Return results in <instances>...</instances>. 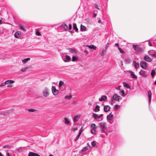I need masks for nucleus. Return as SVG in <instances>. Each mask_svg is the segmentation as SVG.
<instances>
[{
    "mask_svg": "<svg viewBox=\"0 0 156 156\" xmlns=\"http://www.w3.org/2000/svg\"><path fill=\"white\" fill-rule=\"evenodd\" d=\"M118 49L119 51L121 53H123L124 52L119 47H118Z\"/></svg>",
    "mask_w": 156,
    "mask_h": 156,
    "instance_id": "43",
    "label": "nucleus"
},
{
    "mask_svg": "<svg viewBox=\"0 0 156 156\" xmlns=\"http://www.w3.org/2000/svg\"><path fill=\"white\" fill-rule=\"evenodd\" d=\"M120 93L122 96H124V91L123 90H122L120 91Z\"/></svg>",
    "mask_w": 156,
    "mask_h": 156,
    "instance_id": "37",
    "label": "nucleus"
},
{
    "mask_svg": "<svg viewBox=\"0 0 156 156\" xmlns=\"http://www.w3.org/2000/svg\"><path fill=\"white\" fill-rule=\"evenodd\" d=\"M120 97L117 94H114L113 98V99L116 101H119Z\"/></svg>",
    "mask_w": 156,
    "mask_h": 156,
    "instance_id": "5",
    "label": "nucleus"
},
{
    "mask_svg": "<svg viewBox=\"0 0 156 156\" xmlns=\"http://www.w3.org/2000/svg\"><path fill=\"white\" fill-rule=\"evenodd\" d=\"M2 19H3L2 18H1V20H0V24H2Z\"/></svg>",
    "mask_w": 156,
    "mask_h": 156,
    "instance_id": "61",
    "label": "nucleus"
},
{
    "mask_svg": "<svg viewBox=\"0 0 156 156\" xmlns=\"http://www.w3.org/2000/svg\"><path fill=\"white\" fill-rule=\"evenodd\" d=\"M30 58H27L23 60H22V61L23 62V63H25L26 62H27L28 61L30 60Z\"/></svg>",
    "mask_w": 156,
    "mask_h": 156,
    "instance_id": "27",
    "label": "nucleus"
},
{
    "mask_svg": "<svg viewBox=\"0 0 156 156\" xmlns=\"http://www.w3.org/2000/svg\"><path fill=\"white\" fill-rule=\"evenodd\" d=\"M34 156H41L36 153H34Z\"/></svg>",
    "mask_w": 156,
    "mask_h": 156,
    "instance_id": "54",
    "label": "nucleus"
},
{
    "mask_svg": "<svg viewBox=\"0 0 156 156\" xmlns=\"http://www.w3.org/2000/svg\"><path fill=\"white\" fill-rule=\"evenodd\" d=\"M91 126L94 129H96L97 128L96 125L94 123H92L91 125Z\"/></svg>",
    "mask_w": 156,
    "mask_h": 156,
    "instance_id": "32",
    "label": "nucleus"
},
{
    "mask_svg": "<svg viewBox=\"0 0 156 156\" xmlns=\"http://www.w3.org/2000/svg\"><path fill=\"white\" fill-rule=\"evenodd\" d=\"M98 22L99 23H101V21L100 20H98Z\"/></svg>",
    "mask_w": 156,
    "mask_h": 156,
    "instance_id": "63",
    "label": "nucleus"
},
{
    "mask_svg": "<svg viewBox=\"0 0 156 156\" xmlns=\"http://www.w3.org/2000/svg\"><path fill=\"white\" fill-rule=\"evenodd\" d=\"M19 27L20 28V29L21 30H23L24 31H25L26 30L24 28V27L23 25H20L19 26Z\"/></svg>",
    "mask_w": 156,
    "mask_h": 156,
    "instance_id": "29",
    "label": "nucleus"
},
{
    "mask_svg": "<svg viewBox=\"0 0 156 156\" xmlns=\"http://www.w3.org/2000/svg\"><path fill=\"white\" fill-rule=\"evenodd\" d=\"M73 28L74 30H75L76 31H78V30L76 24V23H74L73 24Z\"/></svg>",
    "mask_w": 156,
    "mask_h": 156,
    "instance_id": "31",
    "label": "nucleus"
},
{
    "mask_svg": "<svg viewBox=\"0 0 156 156\" xmlns=\"http://www.w3.org/2000/svg\"><path fill=\"white\" fill-rule=\"evenodd\" d=\"M140 73V75L144 76H147V73L143 70H141Z\"/></svg>",
    "mask_w": 156,
    "mask_h": 156,
    "instance_id": "14",
    "label": "nucleus"
},
{
    "mask_svg": "<svg viewBox=\"0 0 156 156\" xmlns=\"http://www.w3.org/2000/svg\"><path fill=\"white\" fill-rule=\"evenodd\" d=\"M123 86L124 87L127 88V89H130V87L129 85L127 83L125 82H123Z\"/></svg>",
    "mask_w": 156,
    "mask_h": 156,
    "instance_id": "18",
    "label": "nucleus"
},
{
    "mask_svg": "<svg viewBox=\"0 0 156 156\" xmlns=\"http://www.w3.org/2000/svg\"><path fill=\"white\" fill-rule=\"evenodd\" d=\"M9 147V146L8 145H4V146H3V147L4 148H7L8 147Z\"/></svg>",
    "mask_w": 156,
    "mask_h": 156,
    "instance_id": "56",
    "label": "nucleus"
},
{
    "mask_svg": "<svg viewBox=\"0 0 156 156\" xmlns=\"http://www.w3.org/2000/svg\"><path fill=\"white\" fill-rule=\"evenodd\" d=\"M27 110L29 112H34L37 111V109H29Z\"/></svg>",
    "mask_w": 156,
    "mask_h": 156,
    "instance_id": "25",
    "label": "nucleus"
},
{
    "mask_svg": "<svg viewBox=\"0 0 156 156\" xmlns=\"http://www.w3.org/2000/svg\"><path fill=\"white\" fill-rule=\"evenodd\" d=\"M72 96L71 95H69L66 96L65 98L66 99H68L69 100L72 98Z\"/></svg>",
    "mask_w": 156,
    "mask_h": 156,
    "instance_id": "35",
    "label": "nucleus"
},
{
    "mask_svg": "<svg viewBox=\"0 0 156 156\" xmlns=\"http://www.w3.org/2000/svg\"><path fill=\"white\" fill-rule=\"evenodd\" d=\"M81 134H78V135L76 137V138L75 139V140H77L80 137V136Z\"/></svg>",
    "mask_w": 156,
    "mask_h": 156,
    "instance_id": "49",
    "label": "nucleus"
},
{
    "mask_svg": "<svg viewBox=\"0 0 156 156\" xmlns=\"http://www.w3.org/2000/svg\"><path fill=\"white\" fill-rule=\"evenodd\" d=\"M95 129H93L91 130V133L93 134H95L96 133V131Z\"/></svg>",
    "mask_w": 156,
    "mask_h": 156,
    "instance_id": "38",
    "label": "nucleus"
},
{
    "mask_svg": "<svg viewBox=\"0 0 156 156\" xmlns=\"http://www.w3.org/2000/svg\"><path fill=\"white\" fill-rule=\"evenodd\" d=\"M94 5H95V7L97 8V9H99V8H98V5L96 4H94Z\"/></svg>",
    "mask_w": 156,
    "mask_h": 156,
    "instance_id": "53",
    "label": "nucleus"
},
{
    "mask_svg": "<svg viewBox=\"0 0 156 156\" xmlns=\"http://www.w3.org/2000/svg\"><path fill=\"white\" fill-rule=\"evenodd\" d=\"M121 87V86H119L118 87H117V88H116V89H117V90H120V87Z\"/></svg>",
    "mask_w": 156,
    "mask_h": 156,
    "instance_id": "58",
    "label": "nucleus"
},
{
    "mask_svg": "<svg viewBox=\"0 0 156 156\" xmlns=\"http://www.w3.org/2000/svg\"><path fill=\"white\" fill-rule=\"evenodd\" d=\"M64 84V83L63 81H60L59 83V87H61Z\"/></svg>",
    "mask_w": 156,
    "mask_h": 156,
    "instance_id": "34",
    "label": "nucleus"
},
{
    "mask_svg": "<svg viewBox=\"0 0 156 156\" xmlns=\"http://www.w3.org/2000/svg\"><path fill=\"white\" fill-rule=\"evenodd\" d=\"M36 35L37 36H40L41 35V34L38 31H37L36 32Z\"/></svg>",
    "mask_w": 156,
    "mask_h": 156,
    "instance_id": "45",
    "label": "nucleus"
},
{
    "mask_svg": "<svg viewBox=\"0 0 156 156\" xmlns=\"http://www.w3.org/2000/svg\"><path fill=\"white\" fill-rule=\"evenodd\" d=\"M96 15H97V14L94 13V17H96Z\"/></svg>",
    "mask_w": 156,
    "mask_h": 156,
    "instance_id": "64",
    "label": "nucleus"
},
{
    "mask_svg": "<svg viewBox=\"0 0 156 156\" xmlns=\"http://www.w3.org/2000/svg\"><path fill=\"white\" fill-rule=\"evenodd\" d=\"M64 120L65 121V123L66 124H69V120L68 119L65 117L64 118Z\"/></svg>",
    "mask_w": 156,
    "mask_h": 156,
    "instance_id": "28",
    "label": "nucleus"
},
{
    "mask_svg": "<svg viewBox=\"0 0 156 156\" xmlns=\"http://www.w3.org/2000/svg\"><path fill=\"white\" fill-rule=\"evenodd\" d=\"M77 129L76 128H73L72 129V131H76V130H77Z\"/></svg>",
    "mask_w": 156,
    "mask_h": 156,
    "instance_id": "52",
    "label": "nucleus"
},
{
    "mask_svg": "<svg viewBox=\"0 0 156 156\" xmlns=\"http://www.w3.org/2000/svg\"><path fill=\"white\" fill-rule=\"evenodd\" d=\"M81 117L80 115H77L75 116L73 120L75 122L78 121Z\"/></svg>",
    "mask_w": 156,
    "mask_h": 156,
    "instance_id": "11",
    "label": "nucleus"
},
{
    "mask_svg": "<svg viewBox=\"0 0 156 156\" xmlns=\"http://www.w3.org/2000/svg\"><path fill=\"white\" fill-rule=\"evenodd\" d=\"M148 44L150 46H152V45L151 44V43H150V42H148Z\"/></svg>",
    "mask_w": 156,
    "mask_h": 156,
    "instance_id": "60",
    "label": "nucleus"
},
{
    "mask_svg": "<svg viewBox=\"0 0 156 156\" xmlns=\"http://www.w3.org/2000/svg\"><path fill=\"white\" fill-rule=\"evenodd\" d=\"M48 89L47 87H44L42 90V95L44 98L48 97L49 95Z\"/></svg>",
    "mask_w": 156,
    "mask_h": 156,
    "instance_id": "1",
    "label": "nucleus"
},
{
    "mask_svg": "<svg viewBox=\"0 0 156 156\" xmlns=\"http://www.w3.org/2000/svg\"><path fill=\"white\" fill-rule=\"evenodd\" d=\"M129 73L131 74V75L132 76L131 77L132 78H133L135 79H137V76L134 74V73L133 71H130Z\"/></svg>",
    "mask_w": 156,
    "mask_h": 156,
    "instance_id": "16",
    "label": "nucleus"
},
{
    "mask_svg": "<svg viewBox=\"0 0 156 156\" xmlns=\"http://www.w3.org/2000/svg\"><path fill=\"white\" fill-rule=\"evenodd\" d=\"M72 26L71 24H69V29L70 30L72 29Z\"/></svg>",
    "mask_w": 156,
    "mask_h": 156,
    "instance_id": "55",
    "label": "nucleus"
},
{
    "mask_svg": "<svg viewBox=\"0 0 156 156\" xmlns=\"http://www.w3.org/2000/svg\"><path fill=\"white\" fill-rule=\"evenodd\" d=\"M5 82L2 83L0 85V87H4L5 86Z\"/></svg>",
    "mask_w": 156,
    "mask_h": 156,
    "instance_id": "50",
    "label": "nucleus"
},
{
    "mask_svg": "<svg viewBox=\"0 0 156 156\" xmlns=\"http://www.w3.org/2000/svg\"><path fill=\"white\" fill-rule=\"evenodd\" d=\"M71 58L69 55H66L65 56V58L64 60V61L65 62H69Z\"/></svg>",
    "mask_w": 156,
    "mask_h": 156,
    "instance_id": "13",
    "label": "nucleus"
},
{
    "mask_svg": "<svg viewBox=\"0 0 156 156\" xmlns=\"http://www.w3.org/2000/svg\"><path fill=\"white\" fill-rule=\"evenodd\" d=\"M120 107V106L117 105H116L115 106V109H118L119 107Z\"/></svg>",
    "mask_w": 156,
    "mask_h": 156,
    "instance_id": "47",
    "label": "nucleus"
},
{
    "mask_svg": "<svg viewBox=\"0 0 156 156\" xmlns=\"http://www.w3.org/2000/svg\"><path fill=\"white\" fill-rule=\"evenodd\" d=\"M62 27L64 29L65 31H66L68 29V27L65 23L63 24L62 25Z\"/></svg>",
    "mask_w": 156,
    "mask_h": 156,
    "instance_id": "20",
    "label": "nucleus"
},
{
    "mask_svg": "<svg viewBox=\"0 0 156 156\" xmlns=\"http://www.w3.org/2000/svg\"><path fill=\"white\" fill-rule=\"evenodd\" d=\"M155 73V70H153L152 71L151 73V76H152V77H153V76H154V75Z\"/></svg>",
    "mask_w": 156,
    "mask_h": 156,
    "instance_id": "36",
    "label": "nucleus"
},
{
    "mask_svg": "<svg viewBox=\"0 0 156 156\" xmlns=\"http://www.w3.org/2000/svg\"><path fill=\"white\" fill-rule=\"evenodd\" d=\"M83 131V128H81L80 129L79 132V134H81V133H82Z\"/></svg>",
    "mask_w": 156,
    "mask_h": 156,
    "instance_id": "48",
    "label": "nucleus"
},
{
    "mask_svg": "<svg viewBox=\"0 0 156 156\" xmlns=\"http://www.w3.org/2000/svg\"><path fill=\"white\" fill-rule=\"evenodd\" d=\"M28 156H34V153L30 152L29 153Z\"/></svg>",
    "mask_w": 156,
    "mask_h": 156,
    "instance_id": "40",
    "label": "nucleus"
},
{
    "mask_svg": "<svg viewBox=\"0 0 156 156\" xmlns=\"http://www.w3.org/2000/svg\"><path fill=\"white\" fill-rule=\"evenodd\" d=\"M110 107L108 105H105L104 107V111L105 112H107L110 109Z\"/></svg>",
    "mask_w": 156,
    "mask_h": 156,
    "instance_id": "8",
    "label": "nucleus"
},
{
    "mask_svg": "<svg viewBox=\"0 0 156 156\" xmlns=\"http://www.w3.org/2000/svg\"><path fill=\"white\" fill-rule=\"evenodd\" d=\"M96 119L97 118H100L98 117L99 116H98V115L96 114L95 113H93L92 115Z\"/></svg>",
    "mask_w": 156,
    "mask_h": 156,
    "instance_id": "33",
    "label": "nucleus"
},
{
    "mask_svg": "<svg viewBox=\"0 0 156 156\" xmlns=\"http://www.w3.org/2000/svg\"><path fill=\"white\" fill-rule=\"evenodd\" d=\"M115 45L116 46H117L118 47H118H119V44L118 43H115Z\"/></svg>",
    "mask_w": 156,
    "mask_h": 156,
    "instance_id": "59",
    "label": "nucleus"
},
{
    "mask_svg": "<svg viewBox=\"0 0 156 156\" xmlns=\"http://www.w3.org/2000/svg\"><path fill=\"white\" fill-rule=\"evenodd\" d=\"M72 60L73 62L76 61L78 60V57H77L73 56Z\"/></svg>",
    "mask_w": 156,
    "mask_h": 156,
    "instance_id": "30",
    "label": "nucleus"
},
{
    "mask_svg": "<svg viewBox=\"0 0 156 156\" xmlns=\"http://www.w3.org/2000/svg\"><path fill=\"white\" fill-rule=\"evenodd\" d=\"M6 156H10L9 153H6Z\"/></svg>",
    "mask_w": 156,
    "mask_h": 156,
    "instance_id": "62",
    "label": "nucleus"
},
{
    "mask_svg": "<svg viewBox=\"0 0 156 156\" xmlns=\"http://www.w3.org/2000/svg\"><path fill=\"white\" fill-rule=\"evenodd\" d=\"M87 47L89 48L90 49H93L94 50H96V47L93 45H87Z\"/></svg>",
    "mask_w": 156,
    "mask_h": 156,
    "instance_id": "23",
    "label": "nucleus"
},
{
    "mask_svg": "<svg viewBox=\"0 0 156 156\" xmlns=\"http://www.w3.org/2000/svg\"><path fill=\"white\" fill-rule=\"evenodd\" d=\"M100 106L98 105H97L94 109L95 112H98L100 111Z\"/></svg>",
    "mask_w": 156,
    "mask_h": 156,
    "instance_id": "24",
    "label": "nucleus"
},
{
    "mask_svg": "<svg viewBox=\"0 0 156 156\" xmlns=\"http://www.w3.org/2000/svg\"><path fill=\"white\" fill-rule=\"evenodd\" d=\"M140 65L141 67L143 69H146L147 67V63L144 61L141 62L140 63Z\"/></svg>",
    "mask_w": 156,
    "mask_h": 156,
    "instance_id": "4",
    "label": "nucleus"
},
{
    "mask_svg": "<svg viewBox=\"0 0 156 156\" xmlns=\"http://www.w3.org/2000/svg\"><path fill=\"white\" fill-rule=\"evenodd\" d=\"M107 99V97L106 95L103 96L101 98H99V100L100 101H105Z\"/></svg>",
    "mask_w": 156,
    "mask_h": 156,
    "instance_id": "15",
    "label": "nucleus"
},
{
    "mask_svg": "<svg viewBox=\"0 0 156 156\" xmlns=\"http://www.w3.org/2000/svg\"><path fill=\"white\" fill-rule=\"evenodd\" d=\"M28 68H22L20 70L21 71L23 72H24L26 71V70Z\"/></svg>",
    "mask_w": 156,
    "mask_h": 156,
    "instance_id": "39",
    "label": "nucleus"
},
{
    "mask_svg": "<svg viewBox=\"0 0 156 156\" xmlns=\"http://www.w3.org/2000/svg\"><path fill=\"white\" fill-rule=\"evenodd\" d=\"M91 144L92 146L93 147H94L96 145L95 142L94 141L92 142H91Z\"/></svg>",
    "mask_w": 156,
    "mask_h": 156,
    "instance_id": "42",
    "label": "nucleus"
},
{
    "mask_svg": "<svg viewBox=\"0 0 156 156\" xmlns=\"http://www.w3.org/2000/svg\"><path fill=\"white\" fill-rule=\"evenodd\" d=\"M13 87V85H12L11 84H9L7 86V88H12Z\"/></svg>",
    "mask_w": 156,
    "mask_h": 156,
    "instance_id": "44",
    "label": "nucleus"
},
{
    "mask_svg": "<svg viewBox=\"0 0 156 156\" xmlns=\"http://www.w3.org/2000/svg\"><path fill=\"white\" fill-rule=\"evenodd\" d=\"M81 30L83 31H85L86 30V28L85 26L83 25H81Z\"/></svg>",
    "mask_w": 156,
    "mask_h": 156,
    "instance_id": "26",
    "label": "nucleus"
},
{
    "mask_svg": "<svg viewBox=\"0 0 156 156\" xmlns=\"http://www.w3.org/2000/svg\"><path fill=\"white\" fill-rule=\"evenodd\" d=\"M15 83L14 81L12 80H7L5 82V85H9V84H12Z\"/></svg>",
    "mask_w": 156,
    "mask_h": 156,
    "instance_id": "9",
    "label": "nucleus"
},
{
    "mask_svg": "<svg viewBox=\"0 0 156 156\" xmlns=\"http://www.w3.org/2000/svg\"><path fill=\"white\" fill-rule=\"evenodd\" d=\"M113 118V115L111 113L109 115H107V118L109 120H111Z\"/></svg>",
    "mask_w": 156,
    "mask_h": 156,
    "instance_id": "17",
    "label": "nucleus"
},
{
    "mask_svg": "<svg viewBox=\"0 0 156 156\" xmlns=\"http://www.w3.org/2000/svg\"><path fill=\"white\" fill-rule=\"evenodd\" d=\"M144 59L147 62H150L151 61V58L148 55H146L144 57Z\"/></svg>",
    "mask_w": 156,
    "mask_h": 156,
    "instance_id": "12",
    "label": "nucleus"
},
{
    "mask_svg": "<svg viewBox=\"0 0 156 156\" xmlns=\"http://www.w3.org/2000/svg\"><path fill=\"white\" fill-rule=\"evenodd\" d=\"M151 55L154 57H155V58L156 57V53L155 52H154L153 53L151 54Z\"/></svg>",
    "mask_w": 156,
    "mask_h": 156,
    "instance_id": "51",
    "label": "nucleus"
},
{
    "mask_svg": "<svg viewBox=\"0 0 156 156\" xmlns=\"http://www.w3.org/2000/svg\"><path fill=\"white\" fill-rule=\"evenodd\" d=\"M136 50L139 53H141L144 51L142 47L139 46L137 47Z\"/></svg>",
    "mask_w": 156,
    "mask_h": 156,
    "instance_id": "6",
    "label": "nucleus"
},
{
    "mask_svg": "<svg viewBox=\"0 0 156 156\" xmlns=\"http://www.w3.org/2000/svg\"><path fill=\"white\" fill-rule=\"evenodd\" d=\"M133 63L134 64V67L136 68H137L139 67V64L138 63H136L135 61H133Z\"/></svg>",
    "mask_w": 156,
    "mask_h": 156,
    "instance_id": "19",
    "label": "nucleus"
},
{
    "mask_svg": "<svg viewBox=\"0 0 156 156\" xmlns=\"http://www.w3.org/2000/svg\"><path fill=\"white\" fill-rule=\"evenodd\" d=\"M51 90L53 94L55 95H57L59 93V91L56 89L55 86H52Z\"/></svg>",
    "mask_w": 156,
    "mask_h": 156,
    "instance_id": "3",
    "label": "nucleus"
},
{
    "mask_svg": "<svg viewBox=\"0 0 156 156\" xmlns=\"http://www.w3.org/2000/svg\"><path fill=\"white\" fill-rule=\"evenodd\" d=\"M69 50L72 53H74L75 54H77V51H76L75 49H73L72 48H69Z\"/></svg>",
    "mask_w": 156,
    "mask_h": 156,
    "instance_id": "21",
    "label": "nucleus"
},
{
    "mask_svg": "<svg viewBox=\"0 0 156 156\" xmlns=\"http://www.w3.org/2000/svg\"><path fill=\"white\" fill-rule=\"evenodd\" d=\"M132 46H133V48L135 50H136V49L137 47L138 46L137 45H134V44H133Z\"/></svg>",
    "mask_w": 156,
    "mask_h": 156,
    "instance_id": "41",
    "label": "nucleus"
},
{
    "mask_svg": "<svg viewBox=\"0 0 156 156\" xmlns=\"http://www.w3.org/2000/svg\"><path fill=\"white\" fill-rule=\"evenodd\" d=\"M84 52H85V53L87 54H88L89 53L88 51H87V50H85L84 51Z\"/></svg>",
    "mask_w": 156,
    "mask_h": 156,
    "instance_id": "57",
    "label": "nucleus"
},
{
    "mask_svg": "<svg viewBox=\"0 0 156 156\" xmlns=\"http://www.w3.org/2000/svg\"><path fill=\"white\" fill-rule=\"evenodd\" d=\"M21 35V33L20 31H17L14 34V37L16 38H18L20 37Z\"/></svg>",
    "mask_w": 156,
    "mask_h": 156,
    "instance_id": "10",
    "label": "nucleus"
},
{
    "mask_svg": "<svg viewBox=\"0 0 156 156\" xmlns=\"http://www.w3.org/2000/svg\"><path fill=\"white\" fill-rule=\"evenodd\" d=\"M87 148L86 147H85L83 148L81 151H85L87 150Z\"/></svg>",
    "mask_w": 156,
    "mask_h": 156,
    "instance_id": "46",
    "label": "nucleus"
},
{
    "mask_svg": "<svg viewBox=\"0 0 156 156\" xmlns=\"http://www.w3.org/2000/svg\"><path fill=\"white\" fill-rule=\"evenodd\" d=\"M148 95L149 101H150L151 98L152 93L151 91H149L148 92Z\"/></svg>",
    "mask_w": 156,
    "mask_h": 156,
    "instance_id": "22",
    "label": "nucleus"
},
{
    "mask_svg": "<svg viewBox=\"0 0 156 156\" xmlns=\"http://www.w3.org/2000/svg\"><path fill=\"white\" fill-rule=\"evenodd\" d=\"M11 112L9 110L5 111L0 112V115L4 116H8L10 115Z\"/></svg>",
    "mask_w": 156,
    "mask_h": 156,
    "instance_id": "2",
    "label": "nucleus"
},
{
    "mask_svg": "<svg viewBox=\"0 0 156 156\" xmlns=\"http://www.w3.org/2000/svg\"><path fill=\"white\" fill-rule=\"evenodd\" d=\"M100 126L102 129L104 130L106 129V124L105 122H101L100 123Z\"/></svg>",
    "mask_w": 156,
    "mask_h": 156,
    "instance_id": "7",
    "label": "nucleus"
}]
</instances>
